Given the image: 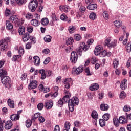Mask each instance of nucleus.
Segmentation results:
<instances>
[{
  "mask_svg": "<svg viewBox=\"0 0 131 131\" xmlns=\"http://www.w3.org/2000/svg\"><path fill=\"white\" fill-rule=\"evenodd\" d=\"M31 37V36L30 35V34H29V33H26L24 34V35L22 37L23 41H24V42L28 41V40L30 39Z\"/></svg>",
  "mask_w": 131,
  "mask_h": 131,
  "instance_id": "4468645a",
  "label": "nucleus"
},
{
  "mask_svg": "<svg viewBox=\"0 0 131 131\" xmlns=\"http://www.w3.org/2000/svg\"><path fill=\"white\" fill-rule=\"evenodd\" d=\"M125 92L122 91L120 94V98L121 99H124V98H125Z\"/></svg>",
  "mask_w": 131,
  "mask_h": 131,
  "instance_id": "69168bd1",
  "label": "nucleus"
},
{
  "mask_svg": "<svg viewBox=\"0 0 131 131\" xmlns=\"http://www.w3.org/2000/svg\"><path fill=\"white\" fill-rule=\"evenodd\" d=\"M42 52L43 54H45V55H48V54H50V51L49 49H45Z\"/></svg>",
  "mask_w": 131,
  "mask_h": 131,
  "instance_id": "774afa93",
  "label": "nucleus"
},
{
  "mask_svg": "<svg viewBox=\"0 0 131 131\" xmlns=\"http://www.w3.org/2000/svg\"><path fill=\"white\" fill-rule=\"evenodd\" d=\"M38 121H39L40 123H43V122L46 121V119H45V117H43L42 116H41L38 118Z\"/></svg>",
  "mask_w": 131,
  "mask_h": 131,
  "instance_id": "052dcab7",
  "label": "nucleus"
},
{
  "mask_svg": "<svg viewBox=\"0 0 131 131\" xmlns=\"http://www.w3.org/2000/svg\"><path fill=\"white\" fill-rule=\"evenodd\" d=\"M9 21L14 23V24H19V19L15 15H12L9 18Z\"/></svg>",
  "mask_w": 131,
  "mask_h": 131,
  "instance_id": "9b49d317",
  "label": "nucleus"
},
{
  "mask_svg": "<svg viewBox=\"0 0 131 131\" xmlns=\"http://www.w3.org/2000/svg\"><path fill=\"white\" fill-rule=\"evenodd\" d=\"M7 102L8 106H9L10 108H12V109H14V108H15V102L14 101L12 100L11 99H8Z\"/></svg>",
  "mask_w": 131,
  "mask_h": 131,
  "instance_id": "bb28decb",
  "label": "nucleus"
},
{
  "mask_svg": "<svg viewBox=\"0 0 131 131\" xmlns=\"http://www.w3.org/2000/svg\"><path fill=\"white\" fill-rule=\"evenodd\" d=\"M54 105V102L52 100L47 101L45 102V107L46 109H51Z\"/></svg>",
  "mask_w": 131,
  "mask_h": 131,
  "instance_id": "ddd939ff",
  "label": "nucleus"
},
{
  "mask_svg": "<svg viewBox=\"0 0 131 131\" xmlns=\"http://www.w3.org/2000/svg\"><path fill=\"white\" fill-rule=\"evenodd\" d=\"M27 31L29 33H32V31H33V27L30 26L27 27Z\"/></svg>",
  "mask_w": 131,
  "mask_h": 131,
  "instance_id": "e2e57ef3",
  "label": "nucleus"
},
{
  "mask_svg": "<svg viewBox=\"0 0 131 131\" xmlns=\"http://www.w3.org/2000/svg\"><path fill=\"white\" fill-rule=\"evenodd\" d=\"M13 126V123L12 121H7L5 122V129H11Z\"/></svg>",
  "mask_w": 131,
  "mask_h": 131,
  "instance_id": "2eb2a0df",
  "label": "nucleus"
},
{
  "mask_svg": "<svg viewBox=\"0 0 131 131\" xmlns=\"http://www.w3.org/2000/svg\"><path fill=\"white\" fill-rule=\"evenodd\" d=\"M38 6V2L37 0L31 1L28 5V9L31 11V12H35L36 8Z\"/></svg>",
  "mask_w": 131,
  "mask_h": 131,
  "instance_id": "f03ea898",
  "label": "nucleus"
},
{
  "mask_svg": "<svg viewBox=\"0 0 131 131\" xmlns=\"http://www.w3.org/2000/svg\"><path fill=\"white\" fill-rule=\"evenodd\" d=\"M64 93H66V94H67V95H66L64 97H63V98H62V101H63V103H64L65 104L66 103H67V102H69V100H70L69 99L71 95H70V93H69V91L67 90H64Z\"/></svg>",
  "mask_w": 131,
  "mask_h": 131,
  "instance_id": "6e6552de",
  "label": "nucleus"
},
{
  "mask_svg": "<svg viewBox=\"0 0 131 131\" xmlns=\"http://www.w3.org/2000/svg\"><path fill=\"white\" fill-rule=\"evenodd\" d=\"M82 71H83V68L82 67L79 66L75 69L74 72L75 74H77V75H78V74H80V73H81Z\"/></svg>",
  "mask_w": 131,
  "mask_h": 131,
  "instance_id": "aec40b11",
  "label": "nucleus"
},
{
  "mask_svg": "<svg viewBox=\"0 0 131 131\" xmlns=\"http://www.w3.org/2000/svg\"><path fill=\"white\" fill-rule=\"evenodd\" d=\"M1 82L3 83V84H4L6 86V88H11V84L12 83H11V78L9 77L8 76H5L3 78H1Z\"/></svg>",
  "mask_w": 131,
  "mask_h": 131,
  "instance_id": "7ed1b4c3",
  "label": "nucleus"
},
{
  "mask_svg": "<svg viewBox=\"0 0 131 131\" xmlns=\"http://www.w3.org/2000/svg\"><path fill=\"white\" fill-rule=\"evenodd\" d=\"M32 122H33V121H32V119H31V120H27L26 121V126L27 127H30V126H31V124H32Z\"/></svg>",
  "mask_w": 131,
  "mask_h": 131,
  "instance_id": "ea45409f",
  "label": "nucleus"
},
{
  "mask_svg": "<svg viewBox=\"0 0 131 131\" xmlns=\"http://www.w3.org/2000/svg\"><path fill=\"white\" fill-rule=\"evenodd\" d=\"M102 51H103V46L101 45L97 46L94 50V54L96 56H99Z\"/></svg>",
  "mask_w": 131,
  "mask_h": 131,
  "instance_id": "0eeeda50",
  "label": "nucleus"
},
{
  "mask_svg": "<svg viewBox=\"0 0 131 131\" xmlns=\"http://www.w3.org/2000/svg\"><path fill=\"white\" fill-rule=\"evenodd\" d=\"M18 33H19V35L25 34V28L23 26L20 27L18 29Z\"/></svg>",
  "mask_w": 131,
  "mask_h": 131,
  "instance_id": "72a5a7b5",
  "label": "nucleus"
},
{
  "mask_svg": "<svg viewBox=\"0 0 131 131\" xmlns=\"http://www.w3.org/2000/svg\"><path fill=\"white\" fill-rule=\"evenodd\" d=\"M99 124L101 127H103L106 125V121L103 119H99Z\"/></svg>",
  "mask_w": 131,
  "mask_h": 131,
  "instance_id": "a18cd8bd",
  "label": "nucleus"
},
{
  "mask_svg": "<svg viewBox=\"0 0 131 131\" xmlns=\"http://www.w3.org/2000/svg\"><path fill=\"white\" fill-rule=\"evenodd\" d=\"M37 88V81H32L28 85L29 90H33V89H36Z\"/></svg>",
  "mask_w": 131,
  "mask_h": 131,
  "instance_id": "1a4fd4ad",
  "label": "nucleus"
},
{
  "mask_svg": "<svg viewBox=\"0 0 131 131\" xmlns=\"http://www.w3.org/2000/svg\"><path fill=\"white\" fill-rule=\"evenodd\" d=\"M6 26L8 30H10V29H12L13 28V25H12L11 22H10L9 20H7L6 21Z\"/></svg>",
  "mask_w": 131,
  "mask_h": 131,
  "instance_id": "2f4dec72",
  "label": "nucleus"
},
{
  "mask_svg": "<svg viewBox=\"0 0 131 131\" xmlns=\"http://www.w3.org/2000/svg\"><path fill=\"white\" fill-rule=\"evenodd\" d=\"M123 110H124V111H125V112H127L128 111H130V110H131L130 106H129L128 105H125V106H124Z\"/></svg>",
  "mask_w": 131,
  "mask_h": 131,
  "instance_id": "bf43d9fd",
  "label": "nucleus"
},
{
  "mask_svg": "<svg viewBox=\"0 0 131 131\" xmlns=\"http://www.w3.org/2000/svg\"><path fill=\"white\" fill-rule=\"evenodd\" d=\"M119 121L121 124H125L127 122V120L123 116L119 117Z\"/></svg>",
  "mask_w": 131,
  "mask_h": 131,
  "instance_id": "412c9836",
  "label": "nucleus"
},
{
  "mask_svg": "<svg viewBox=\"0 0 131 131\" xmlns=\"http://www.w3.org/2000/svg\"><path fill=\"white\" fill-rule=\"evenodd\" d=\"M26 2L27 0H16V3L18 6H22V5L26 4Z\"/></svg>",
  "mask_w": 131,
  "mask_h": 131,
  "instance_id": "4c0bfd02",
  "label": "nucleus"
},
{
  "mask_svg": "<svg viewBox=\"0 0 131 131\" xmlns=\"http://www.w3.org/2000/svg\"><path fill=\"white\" fill-rule=\"evenodd\" d=\"M99 89V84L98 83L92 84L90 87L91 91H97Z\"/></svg>",
  "mask_w": 131,
  "mask_h": 131,
  "instance_id": "393cba45",
  "label": "nucleus"
},
{
  "mask_svg": "<svg viewBox=\"0 0 131 131\" xmlns=\"http://www.w3.org/2000/svg\"><path fill=\"white\" fill-rule=\"evenodd\" d=\"M52 17L53 21L50 22V25L51 26H53L54 24V21H58V20H59V19L57 17V16L56 15V14H55V13H52Z\"/></svg>",
  "mask_w": 131,
  "mask_h": 131,
  "instance_id": "7c9ffc66",
  "label": "nucleus"
},
{
  "mask_svg": "<svg viewBox=\"0 0 131 131\" xmlns=\"http://www.w3.org/2000/svg\"><path fill=\"white\" fill-rule=\"evenodd\" d=\"M76 29V28L75 27V26H71L69 27V31L70 32V33H74V30H75Z\"/></svg>",
  "mask_w": 131,
  "mask_h": 131,
  "instance_id": "a19ab883",
  "label": "nucleus"
},
{
  "mask_svg": "<svg viewBox=\"0 0 131 131\" xmlns=\"http://www.w3.org/2000/svg\"><path fill=\"white\" fill-rule=\"evenodd\" d=\"M74 37L75 40H77V41H79L81 39V36L79 34H75Z\"/></svg>",
  "mask_w": 131,
  "mask_h": 131,
  "instance_id": "4d7b16f0",
  "label": "nucleus"
},
{
  "mask_svg": "<svg viewBox=\"0 0 131 131\" xmlns=\"http://www.w3.org/2000/svg\"><path fill=\"white\" fill-rule=\"evenodd\" d=\"M41 116V115H40V113H35L34 116L32 117V121H33V122H35V119H36V118H39Z\"/></svg>",
  "mask_w": 131,
  "mask_h": 131,
  "instance_id": "c85d7f7f",
  "label": "nucleus"
},
{
  "mask_svg": "<svg viewBox=\"0 0 131 131\" xmlns=\"http://www.w3.org/2000/svg\"><path fill=\"white\" fill-rule=\"evenodd\" d=\"M74 41V40L73 39V38L70 37L68 38L67 43V45H72V43H73Z\"/></svg>",
  "mask_w": 131,
  "mask_h": 131,
  "instance_id": "5fc2aeb1",
  "label": "nucleus"
},
{
  "mask_svg": "<svg viewBox=\"0 0 131 131\" xmlns=\"http://www.w3.org/2000/svg\"><path fill=\"white\" fill-rule=\"evenodd\" d=\"M60 19L61 20H62V21H67V20H68V17L66 16L65 13H63L60 16Z\"/></svg>",
  "mask_w": 131,
  "mask_h": 131,
  "instance_id": "8fccbe9b",
  "label": "nucleus"
},
{
  "mask_svg": "<svg viewBox=\"0 0 131 131\" xmlns=\"http://www.w3.org/2000/svg\"><path fill=\"white\" fill-rule=\"evenodd\" d=\"M110 41H111V37H108L106 38L105 41V46H107L108 48H109V45H110Z\"/></svg>",
  "mask_w": 131,
  "mask_h": 131,
  "instance_id": "49530a36",
  "label": "nucleus"
},
{
  "mask_svg": "<svg viewBox=\"0 0 131 131\" xmlns=\"http://www.w3.org/2000/svg\"><path fill=\"white\" fill-rule=\"evenodd\" d=\"M68 106H69V108L70 111H71V112H73V111H74V105L72 104L71 103H70L69 102H68Z\"/></svg>",
  "mask_w": 131,
  "mask_h": 131,
  "instance_id": "09e8293b",
  "label": "nucleus"
},
{
  "mask_svg": "<svg viewBox=\"0 0 131 131\" xmlns=\"http://www.w3.org/2000/svg\"><path fill=\"white\" fill-rule=\"evenodd\" d=\"M109 109V105L107 104H101L100 105V110L101 111H107Z\"/></svg>",
  "mask_w": 131,
  "mask_h": 131,
  "instance_id": "4be33fe9",
  "label": "nucleus"
},
{
  "mask_svg": "<svg viewBox=\"0 0 131 131\" xmlns=\"http://www.w3.org/2000/svg\"><path fill=\"white\" fill-rule=\"evenodd\" d=\"M107 54V51H102L99 54L98 56H100V57H106V54Z\"/></svg>",
  "mask_w": 131,
  "mask_h": 131,
  "instance_id": "6e6d98bb",
  "label": "nucleus"
},
{
  "mask_svg": "<svg viewBox=\"0 0 131 131\" xmlns=\"http://www.w3.org/2000/svg\"><path fill=\"white\" fill-rule=\"evenodd\" d=\"M114 25L116 27H120L122 25V22L120 20H116L114 21Z\"/></svg>",
  "mask_w": 131,
  "mask_h": 131,
  "instance_id": "37998d69",
  "label": "nucleus"
},
{
  "mask_svg": "<svg viewBox=\"0 0 131 131\" xmlns=\"http://www.w3.org/2000/svg\"><path fill=\"white\" fill-rule=\"evenodd\" d=\"M64 102L63 101V99L62 98H60L59 101L57 102V105L58 106V107H63V105H64Z\"/></svg>",
  "mask_w": 131,
  "mask_h": 131,
  "instance_id": "58836bf2",
  "label": "nucleus"
},
{
  "mask_svg": "<svg viewBox=\"0 0 131 131\" xmlns=\"http://www.w3.org/2000/svg\"><path fill=\"white\" fill-rule=\"evenodd\" d=\"M119 64V63L118 59L117 58L114 59V61H113V65L114 68H115V67L116 68L118 67Z\"/></svg>",
  "mask_w": 131,
  "mask_h": 131,
  "instance_id": "79ce46f5",
  "label": "nucleus"
},
{
  "mask_svg": "<svg viewBox=\"0 0 131 131\" xmlns=\"http://www.w3.org/2000/svg\"><path fill=\"white\" fill-rule=\"evenodd\" d=\"M9 45L5 40H0V50L4 51L5 50H8Z\"/></svg>",
  "mask_w": 131,
  "mask_h": 131,
  "instance_id": "39448f33",
  "label": "nucleus"
},
{
  "mask_svg": "<svg viewBox=\"0 0 131 131\" xmlns=\"http://www.w3.org/2000/svg\"><path fill=\"white\" fill-rule=\"evenodd\" d=\"M70 81H71V78H67L64 81V83L66 84V89H69L70 88Z\"/></svg>",
  "mask_w": 131,
  "mask_h": 131,
  "instance_id": "6ab92c4d",
  "label": "nucleus"
},
{
  "mask_svg": "<svg viewBox=\"0 0 131 131\" xmlns=\"http://www.w3.org/2000/svg\"><path fill=\"white\" fill-rule=\"evenodd\" d=\"M18 58H21V55H14L12 57V60L14 62H16V61H17V60H18Z\"/></svg>",
  "mask_w": 131,
  "mask_h": 131,
  "instance_id": "13d9d810",
  "label": "nucleus"
},
{
  "mask_svg": "<svg viewBox=\"0 0 131 131\" xmlns=\"http://www.w3.org/2000/svg\"><path fill=\"white\" fill-rule=\"evenodd\" d=\"M44 40L45 42H51V40H52V37L48 35L44 37Z\"/></svg>",
  "mask_w": 131,
  "mask_h": 131,
  "instance_id": "e433bc0d",
  "label": "nucleus"
},
{
  "mask_svg": "<svg viewBox=\"0 0 131 131\" xmlns=\"http://www.w3.org/2000/svg\"><path fill=\"white\" fill-rule=\"evenodd\" d=\"M89 18L91 20H96L97 19V15L94 12H92L89 15Z\"/></svg>",
  "mask_w": 131,
  "mask_h": 131,
  "instance_id": "f704fd0d",
  "label": "nucleus"
},
{
  "mask_svg": "<svg viewBox=\"0 0 131 131\" xmlns=\"http://www.w3.org/2000/svg\"><path fill=\"white\" fill-rule=\"evenodd\" d=\"M78 56L77 55V53L73 51L71 54L70 61L72 63V64H75L76 62H77V59Z\"/></svg>",
  "mask_w": 131,
  "mask_h": 131,
  "instance_id": "20e7f679",
  "label": "nucleus"
},
{
  "mask_svg": "<svg viewBox=\"0 0 131 131\" xmlns=\"http://www.w3.org/2000/svg\"><path fill=\"white\" fill-rule=\"evenodd\" d=\"M50 62H51V58L47 57L45 59L43 63L45 64V65H47V64H49Z\"/></svg>",
  "mask_w": 131,
  "mask_h": 131,
  "instance_id": "680f3d73",
  "label": "nucleus"
},
{
  "mask_svg": "<svg viewBox=\"0 0 131 131\" xmlns=\"http://www.w3.org/2000/svg\"><path fill=\"white\" fill-rule=\"evenodd\" d=\"M79 102V100L76 97H73L72 99L69 100V103L70 104H72V105H78V103Z\"/></svg>",
  "mask_w": 131,
  "mask_h": 131,
  "instance_id": "9d476101",
  "label": "nucleus"
},
{
  "mask_svg": "<svg viewBox=\"0 0 131 131\" xmlns=\"http://www.w3.org/2000/svg\"><path fill=\"white\" fill-rule=\"evenodd\" d=\"M22 113V111L20 110L17 111V114H13L10 116V119L12 120V121H16V120H19L20 119V114Z\"/></svg>",
  "mask_w": 131,
  "mask_h": 131,
  "instance_id": "423d86ee",
  "label": "nucleus"
},
{
  "mask_svg": "<svg viewBox=\"0 0 131 131\" xmlns=\"http://www.w3.org/2000/svg\"><path fill=\"white\" fill-rule=\"evenodd\" d=\"M37 108L38 110H42L43 108V103H39L37 105Z\"/></svg>",
  "mask_w": 131,
  "mask_h": 131,
  "instance_id": "338daca9",
  "label": "nucleus"
},
{
  "mask_svg": "<svg viewBox=\"0 0 131 131\" xmlns=\"http://www.w3.org/2000/svg\"><path fill=\"white\" fill-rule=\"evenodd\" d=\"M113 124L116 127H118L119 126V124H120L119 122V119L116 117H114L113 119Z\"/></svg>",
  "mask_w": 131,
  "mask_h": 131,
  "instance_id": "cd10ccee",
  "label": "nucleus"
},
{
  "mask_svg": "<svg viewBox=\"0 0 131 131\" xmlns=\"http://www.w3.org/2000/svg\"><path fill=\"white\" fill-rule=\"evenodd\" d=\"M70 122H66L64 123V130H69V129H70Z\"/></svg>",
  "mask_w": 131,
  "mask_h": 131,
  "instance_id": "c03bdc74",
  "label": "nucleus"
},
{
  "mask_svg": "<svg viewBox=\"0 0 131 131\" xmlns=\"http://www.w3.org/2000/svg\"><path fill=\"white\" fill-rule=\"evenodd\" d=\"M41 24L42 25H43L44 26H47L48 24H49V19L47 18H43L41 20Z\"/></svg>",
  "mask_w": 131,
  "mask_h": 131,
  "instance_id": "473e14b6",
  "label": "nucleus"
},
{
  "mask_svg": "<svg viewBox=\"0 0 131 131\" xmlns=\"http://www.w3.org/2000/svg\"><path fill=\"white\" fill-rule=\"evenodd\" d=\"M117 46V40H114L111 42L110 44L108 45V49H111L112 48H115Z\"/></svg>",
  "mask_w": 131,
  "mask_h": 131,
  "instance_id": "c756f323",
  "label": "nucleus"
},
{
  "mask_svg": "<svg viewBox=\"0 0 131 131\" xmlns=\"http://www.w3.org/2000/svg\"><path fill=\"white\" fill-rule=\"evenodd\" d=\"M84 71L85 73H86V75H88V76H91V75H93V72H90L89 67L85 68Z\"/></svg>",
  "mask_w": 131,
  "mask_h": 131,
  "instance_id": "c9c22d12",
  "label": "nucleus"
},
{
  "mask_svg": "<svg viewBox=\"0 0 131 131\" xmlns=\"http://www.w3.org/2000/svg\"><path fill=\"white\" fill-rule=\"evenodd\" d=\"M89 48H90L89 45H86L85 43L83 42H81L80 44V47L77 49V53L81 55L82 54V51L84 52H86V51L89 50Z\"/></svg>",
  "mask_w": 131,
  "mask_h": 131,
  "instance_id": "f257e3e1",
  "label": "nucleus"
},
{
  "mask_svg": "<svg viewBox=\"0 0 131 131\" xmlns=\"http://www.w3.org/2000/svg\"><path fill=\"white\" fill-rule=\"evenodd\" d=\"M110 117V114L108 113L104 114L103 116V118L104 120H105L106 121L109 120Z\"/></svg>",
  "mask_w": 131,
  "mask_h": 131,
  "instance_id": "de8ad7c7",
  "label": "nucleus"
},
{
  "mask_svg": "<svg viewBox=\"0 0 131 131\" xmlns=\"http://www.w3.org/2000/svg\"><path fill=\"white\" fill-rule=\"evenodd\" d=\"M18 53L19 55L18 56H22L24 54V48H23L22 47H19V49L18 50Z\"/></svg>",
  "mask_w": 131,
  "mask_h": 131,
  "instance_id": "864d4df0",
  "label": "nucleus"
},
{
  "mask_svg": "<svg viewBox=\"0 0 131 131\" xmlns=\"http://www.w3.org/2000/svg\"><path fill=\"white\" fill-rule=\"evenodd\" d=\"M103 16L104 18L106 20L109 18V14H108V12L106 11L103 12Z\"/></svg>",
  "mask_w": 131,
  "mask_h": 131,
  "instance_id": "0e129e2a",
  "label": "nucleus"
},
{
  "mask_svg": "<svg viewBox=\"0 0 131 131\" xmlns=\"http://www.w3.org/2000/svg\"><path fill=\"white\" fill-rule=\"evenodd\" d=\"M26 19L30 20V19H33V15L32 14L28 12L26 15Z\"/></svg>",
  "mask_w": 131,
  "mask_h": 131,
  "instance_id": "3c124183",
  "label": "nucleus"
},
{
  "mask_svg": "<svg viewBox=\"0 0 131 131\" xmlns=\"http://www.w3.org/2000/svg\"><path fill=\"white\" fill-rule=\"evenodd\" d=\"M34 59V64L35 66H39V64H40V59L38 56H34L33 57Z\"/></svg>",
  "mask_w": 131,
  "mask_h": 131,
  "instance_id": "f3484780",
  "label": "nucleus"
},
{
  "mask_svg": "<svg viewBox=\"0 0 131 131\" xmlns=\"http://www.w3.org/2000/svg\"><path fill=\"white\" fill-rule=\"evenodd\" d=\"M126 81H127L126 79H124L120 83V88L123 90H125V89L127 88V85L126 83Z\"/></svg>",
  "mask_w": 131,
  "mask_h": 131,
  "instance_id": "a211bd4d",
  "label": "nucleus"
},
{
  "mask_svg": "<svg viewBox=\"0 0 131 131\" xmlns=\"http://www.w3.org/2000/svg\"><path fill=\"white\" fill-rule=\"evenodd\" d=\"M7 76V70L6 69H2L0 70V77L1 78H3Z\"/></svg>",
  "mask_w": 131,
  "mask_h": 131,
  "instance_id": "b1692460",
  "label": "nucleus"
},
{
  "mask_svg": "<svg viewBox=\"0 0 131 131\" xmlns=\"http://www.w3.org/2000/svg\"><path fill=\"white\" fill-rule=\"evenodd\" d=\"M31 24L33 26L35 27H37V26H39V24H40V22L38 21V20L36 19H33L31 20Z\"/></svg>",
  "mask_w": 131,
  "mask_h": 131,
  "instance_id": "dca6fc26",
  "label": "nucleus"
},
{
  "mask_svg": "<svg viewBox=\"0 0 131 131\" xmlns=\"http://www.w3.org/2000/svg\"><path fill=\"white\" fill-rule=\"evenodd\" d=\"M59 9L61 12H64V13H68L70 11V7L69 6H60Z\"/></svg>",
  "mask_w": 131,
  "mask_h": 131,
  "instance_id": "f8f14e48",
  "label": "nucleus"
},
{
  "mask_svg": "<svg viewBox=\"0 0 131 131\" xmlns=\"http://www.w3.org/2000/svg\"><path fill=\"white\" fill-rule=\"evenodd\" d=\"M91 116L94 119H96V118L98 117V113H97V112H96L95 111H93L91 114Z\"/></svg>",
  "mask_w": 131,
  "mask_h": 131,
  "instance_id": "603ef678",
  "label": "nucleus"
},
{
  "mask_svg": "<svg viewBox=\"0 0 131 131\" xmlns=\"http://www.w3.org/2000/svg\"><path fill=\"white\" fill-rule=\"evenodd\" d=\"M97 7L98 6L97 5V4L92 3V4H90L87 6V9L88 10H96V9H97Z\"/></svg>",
  "mask_w": 131,
  "mask_h": 131,
  "instance_id": "a878e982",
  "label": "nucleus"
},
{
  "mask_svg": "<svg viewBox=\"0 0 131 131\" xmlns=\"http://www.w3.org/2000/svg\"><path fill=\"white\" fill-rule=\"evenodd\" d=\"M39 73L41 74V79H46L47 78V74H46V71L43 69L40 70L39 71Z\"/></svg>",
  "mask_w": 131,
  "mask_h": 131,
  "instance_id": "5701e85b",
  "label": "nucleus"
}]
</instances>
